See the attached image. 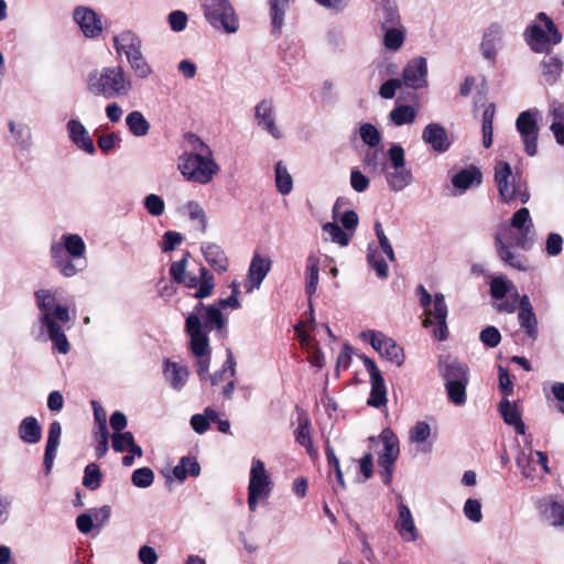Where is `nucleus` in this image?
Instances as JSON below:
<instances>
[{"label": "nucleus", "mask_w": 564, "mask_h": 564, "mask_svg": "<svg viewBox=\"0 0 564 564\" xmlns=\"http://www.w3.org/2000/svg\"><path fill=\"white\" fill-rule=\"evenodd\" d=\"M111 443L115 452H127L129 445H133V435L131 432L112 433Z\"/></svg>", "instance_id": "58"}, {"label": "nucleus", "mask_w": 564, "mask_h": 564, "mask_svg": "<svg viewBox=\"0 0 564 564\" xmlns=\"http://www.w3.org/2000/svg\"><path fill=\"white\" fill-rule=\"evenodd\" d=\"M380 438L383 443V452L379 454L378 457L379 474L383 484L386 486H390L392 481L394 464L400 453L399 440L390 429H384L380 434Z\"/></svg>", "instance_id": "5"}, {"label": "nucleus", "mask_w": 564, "mask_h": 564, "mask_svg": "<svg viewBox=\"0 0 564 564\" xmlns=\"http://www.w3.org/2000/svg\"><path fill=\"white\" fill-rule=\"evenodd\" d=\"M67 130L69 139L78 149L90 155L96 153L94 141L85 126L79 120L70 119L67 122Z\"/></svg>", "instance_id": "23"}, {"label": "nucleus", "mask_w": 564, "mask_h": 564, "mask_svg": "<svg viewBox=\"0 0 564 564\" xmlns=\"http://www.w3.org/2000/svg\"><path fill=\"white\" fill-rule=\"evenodd\" d=\"M495 112L494 104H489L482 112V145L486 149H489L492 144Z\"/></svg>", "instance_id": "43"}, {"label": "nucleus", "mask_w": 564, "mask_h": 564, "mask_svg": "<svg viewBox=\"0 0 564 564\" xmlns=\"http://www.w3.org/2000/svg\"><path fill=\"white\" fill-rule=\"evenodd\" d=\"M204 311L202 318L204 319L203 329L210 332L213 329L220 330L226 326V319L220 312V308L215 305L205 306L202 302L197 303L192 314L199 316L200 312Z\"/></svg>", "instance_id": "27"}, {"label": "nucleus", "mask_w": 564, "mask_h": 564, "mask_svg": "<svg viewBox=\"0 0 564 564\" xmlns=\"http://www.w3.org/2000/svg\"><path fill=\"white\" fill-rule=\"evenodd\" d=\"M54 265L59 270L64 276H73L78 270L68 254L63 251L61 243H53L50 249Z\"/></svg>", "instance_id": "33"}, {"label": "nucleus", "mask_w": 564, "mask_h": 564, "mask_svg": "<svg viewBox=\"0 0 564 564\" xmlns=\"http://www.w3.org/2000/svg\"><path fill=\"white\" fill-rule=\"evenodd\" d=\"M536 19L544 23L545 30L536 23H531L523 33L524 39L533 52L549 54L553 45L562 42L563 35L554 21L545 12H540ZM541 66L543 77L550 85L557 80L563 69L561 58L552 55H546Z\"/></svg>", "instance_id": "1"}, {"label": "nucleus", "mask_w": 564, "mask_h": 564, "mask_svg": "<svg viewBox=\"0 0 564 564\" xmlns=\"http://www.w3.org/2000/svg\"><path fill=\"white\" fill-rule=\"evenodd\" d=\"M185 332L189 336V348L196 357L210 355L208 332L203 329L200 317L197 314H189L185 321Z\"/></svg>", "instance_id": "8"}, {"label": "nucleus", "mask_w": 564, "mask_h": 564, "mask_svg": "<svg viewBox=\"0 0 564 564\" xmlns=\"http://www.w3.org/2000/svg\"><path fill=\"white\" fill-rule=\"evenodd\" d=\"M398 513L395 530L404 541H415L419 536L417 530L409 507L402 501L398 505Z\"/></svg>", "instance_id": "26"}, {"label": "nucleus", "mask_w": 564, "mask_h": 564, "mask_svg": "<svg viewBox=\"0 0 564 564\" xmlns=\"http://www.w3.org/2000/svg\"><path fill=\"white\" fill-rule=\"evenodd\" d=\"M370 344L387 360L401 366L404 362L403 348L381 332L370 330Z\"/></svg>", "instance_id": "13"}, {"label": "nucleus", "mask_w": 564, "mask_h": 564, "mask_svg": "<svg viewBox=\"0 0 564 564\" xmlns=\"http://www.w3.org/2000/svg\"><path fill=\"white\" fill-rule=\"evenodd\" d=\"M172 474L180 482H183L187 476L197 477L200 474V466L194 457L184 456L173 468Z\"/></svg>", "instance_id": "38"}, {"label": "nucleus", "mask_w": 564, "mask_h": 564, "mask_svg": "<svg viewBox=\"0 0 564 564\" xmlns=\"http://www.w3.org/2000/svg\"><path fill=\"white\" fill-rule=\"evenodd\" d=\"M465 517L473 522H480L482 519L481 503L477 499H467L464 505Z\"/></svg>", "instance_id": "63"}, {"label": "nucleus", "mask_w": 564, "mask_h": 564, "mask_svg": "<svg viewBox=\"0 0 564 564\" xmlns=\"http://www.w3.org/2000/svg\"><path fill=\"white\" fill-rule=\"evenodd\" d=\"M10 132L15 137L21 148H26L31 141V129L25 123L17 124L14 121L9 122Z\"/></svg>", "instance_id": "55"}, {"label": "nucleus", "mask_w": 564, "mask_h": 564, "mask_svg": "<svg viewBox=\"0 0 564 564\" xmlns=\"http://www.w3.org/2000/svg\"><path fill=\"white\" fill-rule=\"evenodd\" d=\"M479 338H480L481 343L489 348L497 347L501 341L500 332L495 326L485 327L480 332Z\"/></svg>", "instance_id": "61"}, {"label": "nucleus", "mask_w": 564, "mask_h": 564, "mask_svg": "<svg viewBox=\"0 0 564 564\" xmlns=\"http://www.w3.org/2000/svg\"><path fill=\"white\" fill-rule=\"evenodd\" d=\"M468 382H445L448 400L455 405L466 402V387Z\"/></svg>", "instance_id": "50"}, {"label": "nucleus", "mask_w": 564, "mask_h": 564, "mask_svg": "<svg viewBox=\"0 0 564 564\" xmlns=\"http://www.w3.org/2000/svg\"><path fill=\"white\" fill-rule=\"evenodd\" d=\"M126 124L134 137H144L150 131V123L141 111L134 110L126 117Z\"/></svg>", "instance_id": "41"}, {"label": "nucleus", "mask_w": 564, "mask_h": 564, "mask_svg": "<svg viewBox=\"0 0 564 564\" xmlns=\"http://www.w3.org/2000/svg\"><path fill=\"white\" fill-rule=\"evenodd\" d=\"M270 485L271 480L265 470L264 463L259 458H254L251 465L248 491L267 497L271 491Z\"/></svg>", "instance_id": "21"}, {"label": "nucleus", "mask_w": 564, "mask_h": 564, "mask_svg": "<svg viewBox=\"0 0 564 564\" xmlns=\"http://www.w3.org/2000/svg\"><path fill=\"white\" fill-rule=\"evenodd\" d=\"M495 183L502 203H509L517 197L516 176L512 175L508 162L499 161L495 165Z\"/></svg>", "instance_id": "11"}, {"label": "nucleus", "mask_w": 564, "mask_h": 564, "mask_svg": "<svg viewBox=\"0 0 564 564\" xmlns=\"http://www.w3.org/2000/svg\"><path fill=\"white\" fill-rule=\"evenodd\" d=\"M383 20H382V29L399 26L400 25V14L395 4L387 3L383 6Z\"/></svg>", "instance_id": "57"}, {"label": "nucleus", "mask_w": 564, "mask_h": 564, "mask_svg": "<svg viewBox=\"0 0 564 564\" xmlns=\"http://www.w3.org/2000/svg\"><path fill=\"white\" fill-rule=\"evenodd\" d=\"M446 318L447 305L445 303V297L442 293H436L433 301V308H431V314L426 315L422 325L427 328L435 324L433 329L434 337L437 340H445L448 336Z\"/></svg>", "instance_id": "9"}, {"label": "nucleus", "mask_w": 564, "mask_h": 564, "mask_svg": "<svg viewBox=\"0 0 564 564\" xmlns=\"http://www.w3.org/2000/svg\"><path fill=\"white\" fill-rule=\"evenodd\" d=\"M518 307V321L520 327L523 329V332L528 335L529 338L535 340L539 335L538 318L528 295L524 294L519 299Z\"/></svg>", "instance_id": "19"}, {"label": "nucleus", "mask_w": 564, "mask_h": 564, "mask_svg": "<svg viewBox=\"0 0 564 564\" xmlns=\"http://www.w3.org/2000/svg\"><path fill=\"white\" fill-rule=\"evenodd\" d=\"M204 15L217 30L236 33L239 21L229 0H203Z\"/></svg>", "instance_id": "4"}, {"label": "nucleus", "mask_w": 564, "mask_h": 564, "mask_svg": "<svg viewBox=\"0 0 564 564\" xmlns=\"http://www.w3.org/2000/svg\"><path fill=\"white\" fill-rule=\"evenodd\" d=\"M62 435V425L58 421H53L47 431V441L44 452L43 465L45 474L48 475L52 471L56 452L59 445Z\"/></svg>", "instance_id": "25"}, {"label": "nucleus", "mask_w": 564, "mask_h": 564, "mask_svg": "<svg viewBox=\"0 0 564 564\" xmlns=\"http://www.w3.org/2000/svg\"><path fill=\"white\" fill-rule=\"evenodd\" d=\"M275 185L279 193L288 195L293 189V180L282 162L275 164Z\"/></svg>", "instance_id": "46"}, {"label": "nucleus", "mask_w": 564, "mask_h": 564, "mask_svg": "<svg viewBox=\"0 0 564 564\" xmlns=\"http://www.w3.org/2000/svg\"><path fill=\"white\" fill-rule=\"evenodd\" d=\"M319 260L314 254H311L307 257L306 260V283H305V292L311 299L314 293L316 292L318 280H319ZM310 314L313 316V306L312 302L310 301Z\"/></svg>", "instance_id": "34"}, {"label": "nucleus", "mask_w": 564, "mask_h": 564, "mask_svg": "<svg viewBox=\"0 0 564 564\" xmlns=\"http://www.w3.org/2000/svg\"><path fill=\"white\" fill-rule=\"evenodd\" d=\"M121 138L115 132L100 135L97 140V145L104 153H108L109 151L119 148Z\"/></svg>", "instance_id": "64"}, {"label": "nucleus", "mask_w": 564, "mask_h": 564, "mask_svg": "<svg viewBox=\"0 0 564 564\" xmlns=\"http://www.w3.org/2000/svg\"><path fill=\"white\" fill-rule=\"evenodd\" d=\"M495 248L499 259L505 264L519 271H527L529 269L528 259L524 256L512 252L511 247L503 241L500 234L495 236Z\"/></svg>", "instance_id": "24"}, {"label": "nucleus", "mask_w": 564, "mask_h": 564, "mask_svg": "<svg viewBox=\"0 0 564 564\" xmlns=\"http://www.w3.org/2000/svg\"><path fill=\"white\" fill-rule=\"evenodd\" d=\"M383 45L391 51H398L404 43L405 30L403 26H392L384 29Z\"/></svg>", "instance_id": "45"}, {"label": "nucleus", "mask_w": 564, "mask_h": 564, "mask_svg": "<svg viewBox=\"0 0 564 564\" xmlns=\"http://www.w3.org/2000/svg\"><path fill=\"white\" fill-rule=\"evenodd\" d=\"M178 169L191 182L208 184L219 171L217 163L203 154H184L178 160Z\"/></svg>", "instance_id": "3"}, {"label": "nucleus", "mask_w": 564, "mask_h": 564, "mask_svg": "<svg viewBox=\"0 0 564 564\" xmlns=\"http://www.w3.org/2000/svg\"><path fill=\"white\" fill-rule=\"evenodd\" d=\"M440 371L445 382H468L469 368L466 364L447 356L440 360Z\"/></svg>", "instance_id": "22"}, {"label": "nucleus", "mask_w": 564, "mask_h": 564, "mask_svg": "<svg viewBox=\"0 0 564 564\" xmlns=\"http://www.w3.org/2000/svg\"><path fill=\"white\" fill-rule=\"evenodd\" d=\"M36 305L41 312L40 322L45 324V315L62 323L70 319L67 306L56 304V296L51 290H39L35 292Z\"/></svg>", "instance_id": "7"}, {"label": "nucleus", "mask_w": 564, "mask_h": 564, "mask_svg": "<svg viewBox=\"0 0 564 564\" xmlns=\"http://www.w3.org/2000/svg\"><path fill=\"white\" fill-rule=\"evenodd\" d=\"M423 141L429 144L433 151L437 153H445L452 145V140L448 137L446 129L440 123H429L422 132Z\"/></svg>", "instance_id": "16"}, {"label": "nucleus", "mask_w": 564, "mask_h": 564, "mask_svg": "<svg viewBox=\"0 0 564 564\" xmlns=\"http://www.w3.org/2000/svg\"><path fill=\"white\" fill-rule=\"evenodd\" d=\"M512 286V283L503 276L494 278L490 282V294L495 300H502Z\"/></svg>", "instance_id": "56"}, {"label": "nucleus", "mask_w": 564, "mask_h": 564, "mask_svg": "<svg viewBox=\"0 0 564 564\" xmlns=\"http://www.w3.org/2000/svg\"><path fill=\"white\" fill-rule=\"evenodd\" d=\"M510 226L520 231L513 240L514 246L530 250L533 246L534 226L529 209L527 207L518 209L510 219Z\"/></svg>", "instance_id": "10"}, {"label": "nucleus", "mask_w": 564, "mask_h": 564, "mask_svg": "<svg viewBox=\"0 0 564 564\" xmlns=\"http://www.w3.org/2000/svg\"><path fill=\"white\" fill-rule=\"evenodd\" d=\"M188 257L189 252H186L181 260L172 262L170 267V275L178 284L185 281Z\"/></svg>", "instance_id": "59"}, {"label": "nucleus", "mask_w": 564, "mask_h": 564, "mask_svg": "<svg viewBox=\"0 0 564 564\" xmlns=\"http://www.w3.org/2000/svg\"><path fill=\"white\" fill-rule=\"evenodd\" d=\"M539 509L542 518L551 525H564V505L551 499H545L540 502Z\"/></svg>", "instance_id": "32"}, {"label": "nucleus", "mask_w": 564, "mask_h": 564, "mask_svg": "<svg viewBox=\"0 0 564 564\" xmlns=\"http://www.w3.org/2000/svg\"><path fill=\"white\" fill-rule=\"evenodd\" d=\"M390 119L395 126L411 123L415 119V111L412 106L400 105L392 109Z\"/></svg>", "instance_id": "49"}, {"label": "nucleus", "mask_w": 564, "mask_h": 564, "mask_svg": "<svg viewBox=\"0 0 564 564\" xmlns=\"http://www.w3.org/2000/svg\"><path fill=\"white\" fill-rule=\"evenodd\" d=\"M498 409L506 424L512 425L517 434H525L527 427L516 404H511L508 399H502Z\"/></svg>", "instance_id": "30"}, {"label": "nucleus", "mask_w": 564, "mask_h": 564, "mask_svg": "<svg viewBox=\"0 0 564 564\" xmlns=\"http://www.w3.org/2000/svg\"><path fill=\"white\" fill-rule=\"evenodd\" d=\"M182 283L188 289L197 288L193 296L198 300L210 296L215 289L214 275L205 267H200L198 278L195 275H186L185 281Z\"/></svg>", "instance_id": "18"}, {"label": "nucleus", "mask_w": 564, "mask_h": 564, "mask_svg": "<svg viewBox=\"0 0 564 564\" xmlns=\"http://www.w3.org/2000/svg\"><path fill=\"white\" fill-rule=\"evenodd\" d=\"M127 59L137 77L144 79L151 75L152 68L148 64L144 56L142 55L141 50L138 51V53L129 54V56H127Z\"/></svg>", "instance_id": "47"}, {"label": "nucleus", "mask_w": 564, "mask_h": 564, "mask_svg": "<svg viewBox=\"0 0 564 564\" xmlns=\"http://www.w3.org/2000/svg\"><path fill=\"white\" fill-rule=\"evenodd\" d=\"M367 262L368 264L376 270L377 275L380 279L388 278L389 267L386 260L377 254V249L372 248L371 245L368 246L367 253Z\"/></svg>", "instance_id": "51"}, {"label": "nucleus", "mask_w": 564, "mask_h": 564, "mask_svg": "<svg viewBox=\"0 0 564 564\" xmlns=\"http://www.w3.org/2000/svg\"><path fill=\"white\" fill-rule=\"evenodd\" d=\"M290 0H269L270 18L273 33H280Z\"/></svg>", "instance_id": "42"}, {"label": "nucleus", "mask_w": 564, "mask_h": 564, "mask_svg": "<svg viewBox=\"0 0 564 564\" xmlns=\"http://www.w3.org/2000/svg\"><path fill=\"white\" fill-rule=\"evenodd\" d=\"M63 251L72 259L82 258L86 252V245L83 238L77 234H67L62 236Z\"/></svg>", "instance_id": "40"}, {"label": "nucleus", "mask_w": 564, "mask_h": 564, "mask_svg": "<svg viewBox=\"0 0 564 564\" xmlns=\"http://www.w3.org/2000/svg\"><path fill=\"white\" fill-rule=\"evenodd\" d=\"M536 116L538 111L530 109L520 112L516 120V128L524 144V151L529 156H534L538 152L539 127Z\"/></svg>", "instance_id": "6"}, {"label": "nucleus", "mask_w": 564, "mask_h": 564, "mask_svg": "<svg viewBox=\"0 0 564 564\" xmlns=\"http://www.w3.org/2000/svg\"><path fill=\"white\" fill-rule=\"evenodd\" d=\"M164 373L169 378L171 386L176 390L183 388L188 376L186 367L172 362L169 359L164 361Z\"/></svg>", "instance_id": "39"}, {"label": "nucleus", "mask_w": 564, "mask_h": 564, "mask_svg": "<svg viewBox=\"0 0 564 564\" xmlns=\"http://www.w3.org/2000/svg\"><path fill=\"white\" fill-rule=\"evenodd\" d=\"M74 21L78 24L86 37H98L102 32L100 17L88 7H77L73 12Z\"/></svg>", "instance_id": "14"}, {"label": "nucleus", "mask_w": 564, "mask_h": 564, "mask_svg": "<svg viewBox=\"0 0 564 564\" xmlns=\"http://www.w3.org/2000/svg\"><path fill=\"white\" fill-rule=\"evenodd\" d=\"M205 260L218 273L228 270L229 261L220 246L214 242L203 243L200 248Z\"/></svg>", "instance_id": "29"}, {"label": "nucleus", "mask_w": 564, "mask_h": 564, "mask_svg": "<svg viewBox=\"0 0 564 564\" xmlns=\"http://www.w3.org/2000/svg\"><path fill=\"white\" fill-rule=\"evenodd\" d=\"M131 481L135 487L148 488L154 481V473L149 467H141L132 473Z\"/></svg>", "instance_id": "54"}, {"label": "nucleus", "mask_w": 564, "mask_h": 564, "mask_svg": "<svg viewBox=\"0 0 564 564\" xmlns=\"http://www.w3.org/2000/svg\"><path fill=\"white\" fill-rule=\"evenodd\" d=\"M482 181V174L477 166L470 165L460 170L452 180L453 185L459 189H467L473 185H479Z\"/></svg>", "instance_id": "36"}, {"label": "nucleus", "mask_w": 564, "mask_h": 564, "mask_svg": "<svg viewBox=\"0 0 564 564\" xmlns=\"http://www.w3.org/2000/svg\"><path fill=\"white\" fill-rule=\"evenodd\" d=\"M323 231L330 236L332 241L338 243L341 247H346L350 241V235L344 231L335 223H326L323 225Z\"/></svg>", "instance_id": "53"}, {"label": "nucleus", "mask_w": 564, "mask_h": 564, "mask_svg": "<svg viewBox=\"0 0 564 564\" xmlns=\"http://www.w3.org/2000/svg\"><path fill=\"white\" fill-rule=\"evenodd\" d=\"M271 263L270 258L261 257L259 253L253 256L245 282V288L248 293L260 288L262 281L271 270Z\"/></svg>", "instance_id": "15"}, {"label": "nucleus", "mask_w": 564, "mask_h": 564, "mask_svg": "<svg viewBox=\"0 0 564 564\" xmlns=\"http://www.w3.org/2000/svg\"><path fill=\"white\" fill-rule=\"evenodd\" d=\"M360 138L366 144H368L371 148H376L381 140L380 132L371 123H364L360 127Z\"/></svg>", "instance_id": "60"}, {"label": "nucleus", "mask_w": 564, "mask_h": 564, "mask_svg": "<svg viewBox=\"0 0 564 564\" xmlns=\"http://www.w3.org/2000/svg\"><path fill=\"white\" fill-rule=\"evenodd\" d=\"M87 89L106 99L122 98L132 90V82L121 66H107L88 74Z\"/></svg>", "instance_id": "2"}, {"label": "nucleus", "mask_w": 564, "mask_h": 564, "mask_svg": "<svg viewBox=\"0 0 564 564\" xmlns=\"http://www.w3.org/2000/svg\"><path fill=\"white\" fill-rule=\"evenodd\" d=\"M364 165L370 167L372 171H378L383 167V152L381 149L368 150L362 159Z\"/></svg>", "instance_id": "62"}, {"label": "nucleus", "mask_w": 564, "mask_h": 564, "mask_svg": "<svg viewBox=\"0 0 564 564\" xmlns=\"http://www.w3.org/2000/svg\"><path fill=\"white\" fill-rule=\"evenodd\" d=\"M113 43L117 52H123L126 56L138 53L141 50V40L131 31H124L119 36H116Z\"/></svg>", "instance_id": "37"}, {"label": "nucleus", "mask_w": 564, "mask_h": 564, "mask_svg": "<svg viewBox=\"0 0 564 564\" xmlns=\"http://www.w3.org/2000/svg\"><path fill=\"white\" fill-rule=\"evenodd\" d=\"M258 124L268 131L273 138H281V131L276 128L273 117V106L269 100H262L256 107L254 113Z\"/></svg>", "instance_id": "28"}, {"label": "nucleus", "mask_w": 564, "mask_h": 564, "mask_svg": "<svg viewBox=\"0 0 564 564\" xmlns=\"http://www.w3.org/2000/svg\"><path fill=\"white\" fill-rule=\"evenodd\" d=\"M20 440L26 444H36L42 438V426L33 415L25 416L18 426Z\"/></svg>", "instance_id": "31"}, {"label": "nucleus", "mask_w": 564, "mask_h": 564, "mask_svg": "<svg viewBox=\"0 0 564 564\" xmlns=\"http://www.w3.org/2000/svg\"><path fill=\"white\" fill-rule=\"evenodd\" d=\"M325 455H326V459H327L328 465L332 466L334 471H335L337 484L341 488H346V484H345V479H344V474H343V470L340 468L339 459L336 456L335 451H334L333 446L330 445L329 440L325 441Z\"/></svg>", "instance_id": "52"}, {"label": "nucleus", "mask_w": 564, "mask_h": 564, "mask_svg": "<svg viewBox=\"0 0 564 564\" xmlns=\"http://www.w3.org/2000/svg\"><path fill=\"white\" fill-rule=\"evenodd\" d=\"M387 181L392 191L399 192L411 184L412 173L405 166L399 167L387 175Z\"/></svg>", "instance_id": "44"}, {"label": "nucleus", "mask_w": 564, "mask_h": 564, "mask_svg": "<svg viewBox=\"0 0 564 564\" xmlns=\"http://www.w3.org/2000/svg\"><path fill=\"white\" fill-rule=\"evenodd\" d=\"M427 63L424 57L410 61L403 69L402 78L405 86L417 89L426 85Z\"/></svg>", "instance_id": "17"}, {"label": "nucleus", "mask_w": 564, "mask_h": 564, "mask_svg": "<svg viewBox=\"0 0 564 564\" xmlns=\"http://www.w3.org/2000/svg\"><path fill=\"white\" fill-rule=\"evenodd\" d=\"M102 480V473L97 464L90 463L85 467L83 485L89 490H97Z\"/></svg>", "instance_id": "48"}, {"label": "nucleus", "mask_w": 564, "mask_h": 564, "mask_svg": "<svg viewBox=\"0 0 564 564\" xmlns=\"http://www.w3.org/2000/svg\"><path fill=\"white\" fill-rule=\"evenodd\" d=\"M312 423L306 412L301 411L297 416V429L294 431L295 442L306 449L307 455L316 460L318 452L313 445Z\"/></svg>", "instance_id": "20"}, {"label": "nucleus", "mask_w": 564, "mask_h": 564, "mask_svg": "<svg viewBox=\"0 0 564 564\" xmlns=\"http://www.w3.org/2000/svg\"><path fill=\"white\" fill-rule=\"evenodd\" d=\"M47 328V334L56 349L61 354H67L70 349V345L67 340V337L61 327V325L54 318H48L45 315V324H42Z\"/></svg>", "instance_id": "35"}, {"label": "nucleus", "mask_w": 564, "mask_h": 564, "mask_svg": "<svg viewBox=\"0 0 564 564\" xmlns=\"http://www.w3.org/2000/svg\"><path fill=\"white\" fill-rule=\"evenodd\" d=\"M360 358L370 375L371 381V391L367 403L373 408H380L387 402L384 379L376 362L371 358L366 355H361Z\"/></svg>", "instance_id": "12"}]
</instances>
